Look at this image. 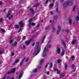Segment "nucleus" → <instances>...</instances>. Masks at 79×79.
<instances>
[{
  "mask_svg": "<svg viewBox=\"0 0 79 79\" xmlns=\"http://www.w3.org/2000/svg\"><path fill=\"white\" fill-rule=\"evenodd\" d=\"M36 47L35 48V52L33 53L35 56L37 55L40 51V46L39 45V42H36Z\"/></svg>",
  "mask_w": 79,
  "mask_h": 79,
  "instance_id": "obj_1",
  "label": "nucleus"
},
{
  "mask_svg": "<svg viewBox=\"0 0 79 79\" xmlns=\"http://www.w3.org/2000/svg\"><path fill=\"white\" fill-rule=\"evenodd\" d=\"M51 48V45H49L48 46H46L45 48H44L43 53V56H45V55L47 54V52L48 51V48Z\"/></svg>",
  "mask_w": 79,
  "mask_h": 79,
  "instance_id": "obj_2",
  "label": "nucleus"
},
{
  "mask_svg": "<svg viewBox=\"0 0 79 79\" xmlns=\"http://www.w3.org/2000/svg\"><path fill=\"white\" fill-rule=\"evenodd\" d=\"M72 0H69V1H67L65 2L63 4V6L64 7H66L67 5H72L73 3H71Z\"/></svg>",
  "mask_w": 79,
  "mask_h": 79,
  "instance_id": "obj_3",
  "label": "nucleus"
},
{
  "mask_svg": "<svg viewBox=\"0 0 79 79\" xmlns=\"http://www.w3.org/2000/svg\"><path fill=\"white\" fill-rule=\"evenodd\" d=\"M57 18L58 17L57 16V15H54V16L53 20L52 21L51 20H50L49 21V23H56V19H57Z\"/></svg>",
  "mask_w": 79,
  "mask_h": 79,
  "instance_id": "obj_4",
  "label": "nucleus"
},
{
  "mask_svg": "<svg viewBox=\"0 0 79 79\" xmlns=\"http://www.w3.org/2000/svg\"><path fill=\"white\" fill-rule=\"evenodd\" d=\"M16 71V68H14L13 69H11V70L10 71L8 72L6 74H10V73H14L15 72V71Z\"/></svg>",
  "mask_w": 79,
  "mask_h": 79,
  "instance_id": "obj_5",
  "label": "nucleus"
},
{
  "mask_svg": "<svg viewBox=\"0 0 79 79\" xmlns=\"http://www.w3.org/2000/svg\"><path fill=\"white\" fill-rule=\"evenodd\" d=\"M57 29L58 30H57V33H56V34H58L59 32H60V30H61V27H60V26H58Z\"/></svg>",
  "mask_w": 79,
  "mask_h": 79,
  "instance_id": "obj_6",
  "label": "nucleus"
},
{
  "mask_svg": "<svg viewBox=\"0 0 79 79\" xmlns=\"http://www.w3.org/2000/svg\"><path fill=\"white\" fill-rule=\"evenodd\" d=\"M56 52L58 54H60V53H61V49L60 48H57Z\"/></svg>",
  "mask_w": 79,
  "mask_h": 79,
  "instance_id": "obj_7",
  "label": "nucleus"
},
{
  "mask_svg": "<svg viewBox=\"0 0 79 79\" xmlns=\"http://www.w3.org/2000/svg\"><path fill=\"white\" fill-rule=\"evenodd\" d=\"M23 71L21 72L20 73V75L19 76V79H20L21 77H22V76H23Z\"/></svg>",
  "mask_w": 79,
  "mask_h": 79,
  "instance_id": "obj_8",
  "label": "nucleus"
},
{
  "mask_svg": "<svg viewBox=\"0 0 79 79\" xmlns=\"http://www.w3.org/2000/svg\"><path fill=\"white\" fill-rule=\"evenodd\" d=\"M31 40H30L29 41H26L25 43L26 45H29V44H30V42H31Z\"/></svg>",
  "mask_w": 79,
  "mask_h": 79,
  "instance_id": "obj_9",
  "label": "nucleus"
},
{
  "mask_svg": "<svg viewBox=\"0 0 79 79\" xmlns=\"http://www.w3.org/2000/svg\"><path fill=\"white\" fill-rule=\"evenodd\" d=\"M32 19H30L28 21V22H29V24L28 25L29 27H30V26H31V22L32 21Z\"/></svg>",
  "mask_w": 79,
  "mask_h": 79,
  "instance_id": "obj_10",
  "label": "nucleus"
},
{
  "mask_svg": "<svg viewBox=\"0 0 79 79\" xmlns=\"http://www.w3.org/2000/svg\"><path fill=\"white\" fill-rule=\"evenodd\" d=\"M44 59H43L41 60L40 61V64H42L43 63H44Z\"/></svg>",
  "mask_w": 79,
  "mask_h": 79,
  "instance_id": "obj_11",
  "label": "nucleus"
},
{
  "mask_svg": "<svg viewBox=\"0 0 79 79\" xmlns=\"http://www.w3.org/2000/svg\"><path fill=\"white\" fill-rule=\"evenodd\" d=\"M19 24L20 25L21 27H23V22H19Z\"/></svg>",
  "mask_w": 79,
  "mask_h": 79,
  "instance_id": "obj_12",
  "label": "nucleus"
},
{
  "mask_svg": "<svg viewBox=\"0 0 79 79\" xmlns=\"http://www.w3.org/2000/svg\"><path fill=\"white\" fill-rule=\"evenodd\" d=\"M30 11L32 12V14H33V15H34V10H33V9L32 8H30Z\"/></svg>",
  "mask_w": 79,
  "mask_h": 79,
  "instance_id": "obj_13",
  "label": "nucleus"
},
{
  "mask_svg": "<svg viewBox=\"0 0 79 79\" xmlns=\"http://www.w3.org/2000/svg\"><path fill=\"white\" fill-rule=\"evenodd\" d=\"M1 31H2V34H3V33H5V32H6V31H5V30L3 29H1Z\"/></svg>",
  "mask_w": 79,
  "mask_h": 79,
  "instance_id": "obj_14",
  "label": "nucleus"
},
{
  "mask_svg": "<svg viewBox=\"0 0 79 79\" xmlns=\"http://www.w3.org/2000/svg\"><path fill=\"white\" fill-rule=\"evenodd\" d=\"M19 26L18 25H15V28H16V29H18Z\"/></svg>",
  "mask_w": 79,
  "mask_h": 79,
  "instance_id": "obj_15",
  "label": "nucleus"
},
{
  "mask_svg": "<svg viewBox=\"0 0 79 79\" xmlns=\"http://www.w3.org/2000/svg\"><path fill=\"white\" fill-rule=\"evenodd\" d=\"M75 19L77 21H79V16H77Z\"/></svg>",
  "mask_w": 79,
  "mask_h": 79,
  "instance_id": "obj_16",
  "label": "nucleus"
},
{
  "mask_svg": "<svg viewBox=\"0 0 79 79\" xmlns=\"http://www.w3.org/2000/svg\"><path fill=\"white\" fill-rule=\"evenodd\" d=\"M64 52H65V50L63 51L61 53L62 56H63V55H64Z\"/></svg>",
  "mask_w": 79,
  "mask_h": 79,
  "instance_id": "obj_17",
  "label": "nucleus"
},
{
  "mask_svg": "<svg viewBox=\"0 0 79 79\" xmlns=\"http://www.w3.org/2000/svg\"><path fill=\"white\" fill-rule=\"evenodd\" d=\"M19 61V59H18L16 60L15 61V63H18Z\"/></svg>",
  "mask_w": 79,
  "mask_h": 79,
  "instance_id": "obj_18",
  "label": "nucleus"
},
{
  "mask_svg": "<svg viewBox=\"0 0 79 79\" xmlns=\"http://www.w3.org/2000/svg\"><path fill=\"white\" fill-rule=\"evenodd\" d=\"M76 43V40H73L72 41V44H74Z\"/></svg>",
  "mask_w": 79,
  "mask_h": 79,
  "instance_id": "obj_19",
  "label": "nucleus"
},
{
  "mask_svg": "<svg viewBox=\"0 0 79 79\" xmlns=\"http://www.w3.org/2000/svg\"><path fill=\"white\" fill-rule=\"evenodd\" d=\"M71 59H72V60H74V59L75 58V57H74V56H71Z\"/></svg>",
  "mask_w": 79,
  "mask_h": 79,
  "instance_id": "obj_20",
  "label": "nucleus"
},
{
  "mask_svg": "<svg viewBox=\"0 0 79 79\" xmlns=\"http://www.w3.org/2000/svg\"><path fill=\"white\" fill-rule=\"evenodd\" d=\"M17 44V42H15V43H14V44L12 46L13 47H14V46H16V45Z\"/></svg>",
  "mask_w": 79,
  "mask_h": 79,
  "instance_id": "obj_21",
  "label": "nucleus"
},
{
  "mask_svg": "<svg viewBox=\"0 0 79 79\" xmlns=\"http://www.w3.org/2000/svg\"><path fill=\"white\" fill-rule=\"evenodd\" d=\"M64 76V73H62L60 75V77H63Z\"/></svg>",
  "mask_w": 79,
  "mask_h": 79,
  "instance_id": "obj_22",
  "label": "nucleus"
},
{
  "mask_svg": "<svg viewBox=\"0 0 79 79\" xmlns=\"http://www.w3.org/2000/svg\"><path fill=\"white\" fill-rule=\"evenodd\" d=\"M45 36H44V37L43 38V39L42 40V43H43V42H44V40L45 39Z\"/></svg>",
  "mask_w": 79,
  "mask_h": 79,
  "instance_id": "obj_23",
  "label": "nucleus"
},
{
  "mask_svg": "<svg viewBox=\"0 0 79 79\" xmlns=\"http://www.w3.org/2000/svg\"><path fill=\"white\" fill-rule=\"evenodd\" d=\"M31 25H32V26H35V23L32 22L31 23Z\"/></svg>",
  "mask_w": 79,
  "mask_h": 79,
  "instance_id": "obj_24",
  "label": "nucleus"
},
{
  "mask_svg": "<svg viewBox=\"0 0 79 79\" xmlns=\"http://www.w3.org/2000/svg\"><path fill=\"white\" fill-rule=\"evenodd\" d=\"M48 1L49 2H51V1H52V0H46V3H48Z\"/></svg>",
  "mask_w": 79,
  "mask_h": 79,
  "instance_id": "obj_25",
  "label": "nucleus"
},
{
  "mask_svg": "<svg viewBox=\"0 0 79 79\" xmlns=\"http://www.w3.org/2000/svg\"><path fill=\"white\" fill-rule=\"evenodd\" d=\"M58 6V2H56V7H57V6Z\"/></svg>",
  "mask_w": 79,
  "mask_h": 79,
  "instance_id": "obj_26",
  "label": "nucleus"
},
{
  "mask_svg": "<svg viewBox=\"0 0 79 79\" xmlns=\"http://www.w3.org/2000/svg\"><path fill=\"white\" fill-rule=\"evenodd\" d=\"M52 65H53V64H52V63H51L49 67L50 68H51L52 67Z\"/></svg>",
  "mask_w": 79,
  "mask_h": 79,
  "instance_id": "obj_27",
  "label": "nucleus"
},
{
  "mask_svg": "<svg viewBox=\"0 0 79 79\" xmlns=\"http://www.w3.org/2000/svg\"><path fill=\"white\" fill-rule=\"evenodd\" d=\"M25 60V59H23L22 61V62H20V66H21V65H22V64H23V61H24V60Z\"/></svg>",
  "mask_w": 79,
  "mask_h": 79,
  "instance_id": "obj_28",
  "label": "nucleus"
},
{
  "mask_svg": "<svg viewBox=\"0 0 79 79\" xmlns=\"http://www.w3.org/2000/svg\"><path fill=\"white\" fill-rule=\"evenodd\" d=\"M69 24H71L72 23V21L71 19H70L69 21Z\"/></svg>",
  "mask_w": 79,
  "mask_h": 79,
  "instance_id": "obj_29",
  "label": "nucleus"
},
{
  "mask_svg": "<svg viewBox=\"0 0 79 79\" xmlns=\"http://www.w3.org/2000/svg\"><path fill=\"white\" fill-rule=\"evenodd\" d=\"M53 69H54V71H57L58 70V69L55 68H54Z\"/></svg>",
  "mask_w": 79,
  "mask_h": 79,
  "instance_id": "obj_30",
  "label": "nucleus"
},
{
  "mask_svg": "<svg viewBox=\"0 0 79 79\" xmlns=\"http://www.w3.org/2000/svg\"><path fill=\"white\" fill-rule=\"evenodd\" d=\"M39 6V4L37 5H34V7H37V6Z\"/></svg>",
  "mask_w": 79,
  "mask_h": 79,
  "instance_id": "obj_31",
  "label": "nucleus"
},
{
  "mask_svg": "<svg viewBox=\"0 0 79 79\" xmlns=\"http://www.w3.org/2000/svg\"><path fill=\"white\" fill-rule=\"evenodd\" d=\"M10 15V13H8V14L6 16V17L7 18H8V16H9Z\"/></svg>",
  "mask_w": 79,
  "mask_h": 79,
  "instance_id": "obj_32",
  "label": "nucleus"
},
{
  "mask_svg": "<svg viewBox=\"0 0 79 79\" xmlns=\"http://www.w3.org/2000/svg\"><path fill=\"white\" fill-rule=\"evenodd\" d=\"M50 7H52L53 6V4H50Z\"/></svg>",
  "mask_w": 79,
  "mask_h": 79,
  "instance_id": "obj_33",
  "label": "nucleus"
},
{
  "mask_svg": "<svg viewBox=\"0 0 79 79\" xmlns=\"http://www.w3.org/2000/svg\"><path fill=\"white\" fill-rule=\"evenodd\" d=\"M57 74H60V71H59V70H58L57 71Z\"/></svg>",
  "mask_w": 79,
  "mask_h": 79,
  "instance_id": "obj_34",
  "label": "nucleus"
},
{
  "mask_svg": "<svg viewBox=\"0 0 79 79\" xmlns=\"http://www.w3.org/2000/svg\"><path fill=\"white\" fill-rule=\"evenodd\" d=\"M67 66H68V65H67V64H65V69H67Z\"/></svg>",
  "mask_w": 79,
  "mask_h": 79,
  "instance_id": "obj_35",
  "label": "nucleus"
},
{
  "mask_svg": "<svg viewBox=\"0 0 79 79\" xmlns=\"http://www.w3.org/2000/svg\"><path fill=\"white\" fill-rule=\"evenodd\" d=\"M57 63H60V62H61V60H57Z\"/></svg>",
  "mask_w": 79,
  "mask_h": 79,
  "instance_id": "obj_36",
  "label": "nucleus"
},
{
  "mask_svg": "<svg viewBox=\"0 0 79 79\" xmlns=\"http://www.w3.org/2000/svg\"><path fill=\"white\" fill-rule=\"evenodd\" d=\"M52 31H53V32H55V28L53 27Z\"/></svg>",
  "mask_w": 79,
  "mask_h": 79,
  "instance_id": "obj_37",
  "label": "nucleus"
},
{
  "mask_svg": "<svg viewBox=\"0 0 79 79\" xmlns=\"http://www.w3.org/2000/svg\"><path fill=\"white\" fill-rule=\"evenodd\" d=\"M46 74H47V75H48V74H50V72H46Z\"/></svg>",
  "mask_w": 79,
  "mask_h": 79,
  "instance_id": "obj_38",
  "label": "nucleus"
},
{
  "mask_svg": "<svg viewBox=\"0 0 79 79\" xmlns=\"http://www.w3.org/2000/svg\"><path fill=\"white\" fill-rule=\"evenodd\" d=\"M2 21H3V19L2 18H1L0 19V22L1 23H2Z\"/></svg>",
  "mask_w": 79,
  "mask_h": 79,
  "instance_id": "obj_39",
  "label": "nucleus"
},
{
  "mask_svg": "<svg viewBox=\"0 0 79 79\" xmlns=\"http://www.w3.org/2000/svg\"><path fill=\"white\" fill-rule=\"evenodd\" d=\"M63 44H64V45H65L66 44H65V43H64V41H62Z\"/></svg>",
  "mask_w": 79,
  "mask_h": 79,
  "instance_id": "obj_40",
  "label": "nucleus"
},
{
  "mask_svg": "<svg viewBox=\"0 0 79 79\" xmlns=\"http://www.w3.org/2000/svg\"><path fill=\"white\" fill-rule=\"evenodd\" d=\"M28 60H29V58H27L26 60L25 61V62H27V61H28Z\"/></svg>",
  "mask_w": 79,
  "mask_h": 79,
  "instance_id": "obj_41",
  "label": "nucleus"
},
{
  "mask_svg": "<svg viewBox=\"0 0 79 79\" xmlns=\"http://www.w3.org/2000/svg\"><path fill=\"white\" fill-rule=\"evenodd\" d=\"M48 64H49V63H48L47 64H46L45 66V68H47L48 66Z\"/></svg>",
  "mask_w": 79,
  "mask_h": 79,
  "instance_id": "obj_42",
  "label": "nucleus"
},
{
  "mask_svg": "<svg viewBox=\"0 0 79 79\" xmlns=\"http://www.w3.org/2000/svg\"><path fill=\"white\" fill-rule=\"evenodd\" d=\"M37 69H35V70H34L33 71V72H36V71H37Z\"/></svg>",
  "mask_w": 79,
  "mask_h": 79,
  "instance_id": "obj_43",
  "label": "nucleus"
},
{
  "mask_svg": "<svg viewBox=\"0 0 79 79\" xmlns=\"http://www.w3.org/2000/svg\"><path fill=\"white\" fill-rule=\"evenodd\" d=\"M75 8H76V6H75L73 8V11H74V10H75Z\"/></svg>",
  "mask_w": 79,
  "mask_h": 79,
  "instance_id": "obj_44",
  "label": "nucleus"
},
{
  "mask_svg": "<svg viewBox=\"0 0 79 79\" xmlns=\"http://www.w3.org/2000/svg\"><path fill=\"white\" fill-rule=\"evenodd\" d=\"M12 42H13V41L12 40H11L9 41V43L10 44H11V43H12Z\"/></svg>",
  "mask_w": 79,
  "mask_h": 79,
  "instance_id": "obj_45",
  "label": "nucleus"
},
{
  "mask_svg": "<svg viewBox=\"0 0 79 79\" xmlns=\"http://www.w3.org/2000/svg\"><path fill=\"white\" fill-rule=\"evenodd\" d=\"M21 30H22V29H20L19 31H18V32H19L20 31H21Z\"/></svg>",
  "mask_w": 79,
  "mask_h": 79,
  "instance_id": "obj_46",
  "label": "nucleus"
},
{
  "mask_svg": "<svg viewBox=\"0 0 79 79\" xmlns=\"http://www.w3.org/2000/svg\"><path fill=\"white\" fill-rule=\"evenodd\" d=\"M26 39V37L25 36H24L22 39L23 40H24V39Z\"/></svg>",
  "mask_w": 79,
  "mask_h": 79,
  "instance_id": "obj_47",
  "label": "nucleus"
},
{
  "mask_svg": "<svg viewBox=\"0 0 79 79\" xmlns=\"http://www.w3.org/2000/svg\"><path fill=\"white\" fill-rule=\"evenodd\" d=\"M48 28H49V27H46L45 29H46V30L48 29Z\"/></svg>",
  "mask_w": 79,
  "mask_h": 79,
  "instance_id": "obj_48",
  "label": "nucleus"
},
{
  "mask_svg": "<svg viewBox=\"0 0 79 79\" xmlns=\"http://www.w3.org/2000/svg\"><path fill=\"white\" fill-rule=\"evenodd\" d=\"M11 56H14L15 55V53H12L11 55Z\"/></svg>",
  "mask_w": 79,
  "mask_h": 79,
  "instance_id": "obj_49",
  "label": "nucleus"
},
{
  "mask_svg": "<svg viewBox=\"0 0 79 79\" xmlns=\"http://www.w3.org/2000/svg\"><path fill=\"white\" fill-rule=\"evenodd\" d=\"M26 48V46L24 45L23 46V49H24V48Z\"/></svg>",
  "mask_w": 79,
  "mask_h": 79,
  "instance_id": "obj_50",
  "label": "nucleus"
},
{
  "mask_svg": "<svg viewBox=\"0 0 79 79\" xmlns=\"http://www.w3.org/2000/svg\"><path fill=\"white\" fill-rule=\"evenodd\" d=\"M3 53V51H0V54H2Z\"/></svg>",
  "mask_w": 79,
  "mask_h": 79,
  "instance_id": "obj_51",
  "label": "nucleus"
},
{
  "mask_svg": "<svg viewBox=\"0 0 79 79\" xmlns=\"http://www.w3.org/2000/svg\"><path fill=\"white\" fill-rule=\"evenodd\" d=\"M39 27V25H38L36 27L37 28H38V27Z\"/></svg>",
  "mask_w": 79,
  "mask_h": 79,
  "instance_id": "obj_52",
  "label": "nucleus"
},
{
  "mask_svg": "<svg viewBox=\"0 0 79 79\" xmlns=\"http://www.w3.org/2000/svg\"><path fill=\"white\" fill-rule=\"evenodd\" d=\"M35 44V43H33L32 44V46H34Z\"/></svg>",
  "mask_w": 79,
  "mask_h": 79,
  "instance_id": "obj_53",
  "label": "nucleus"
},
{
  "mask_svg": "<svg viewBox=\"0 0 79 79\" xmlns=\"http://www.w3.org/2000/svg\"><path fill=\"white\" fill-rule=\"evenodd\" d=\"M56 11L57 12H58V8L56 9Z\"/></svg>",
  "mask_w": 79,
  "mask_h": 79,
  "instance_id": "obj_54",
  "label": "nucleus"
},
{
  "mask_svg": "<svg viewBox=\"0 0 79 79\" xmlns=\"http://www.w3.org/2000/svg\"><path fill=\"white\" fill-rule=\"evenodd\" d=\"M72 67H73V68H74V64H72Z\"/></svg>",
  "mask_w": 79,
  "mask_h": 79,
  "instance_id": "obj_55",
  "label": "nucleus"
},
{
  "mask_svg": "<svg viewBox=\"0 0 79 79\" xmlns=\"http://www.w3.org/2000/svg\"><path fill=\"white\" fill-rule=\"evenodd\" d=\"M50 14H51V15H53V12H50Z\"/></svg>",
  "mask_w": 79,
  "mask_h": 79,
  "instance_id": "obj_56",
  "label": "nucleus"
},
{
  "mask_svg": "<svg viewBox=\"0 0 79 79\" xmlns=\"http://www.w3.org/2000/svg\"><path fill=\"white\" fill-rule=\"evenodd\" d=\"M2 2H0V5H2Z\"/></svg>",
  "mask_w": 79,
  "mask_h": 79,
  "instance_id": "obj_57",
  "label": "nucleus"
},
{
  "mask_svg": "<svg viewBox=\"0 0 79 79\" xmlns=\"http://www.w3.org/2000/svg\"><path fill=\"white\" fill-rule=\"evenodd\" d=\"M6 11V9H5L4 10V12H5V11Z\"/></svg>",
  "mask_w": 79,
  "mask_h": 79,
  "instance_id": "obj_58",
  "label": "nucleus"
},
{
  "mask_svg": "<svg viewBox=\"0 0 79 79\" xmlns=\"http://www.w3.org/2000/svg\"><path fill=\"white\" fill-rule=\"evenodd\" d=\"M50 42H52V41H51V40H50V41H49V42H48V44H50Z\"/></svg>",
  "mask_w": 79,
  "mask_h": 79,
  "instance_id": "obj_59",
  "label": "nucleus"
},
{
  "mask_svg": "<svg viewBox=\"0 0 79 79\" xmlns=\"http://www.w3.org/2000/svg\"><path fill=\"white\" fill-rule=\"evenodd\" d=\"M10 79V77H7V79Z\"/></svg>",
  "mask_w": 79,
  "mask_h": 79,
  "instance_id": "obj_60",
  "label": "nucleus"
},
{
  "mask_svg": "<svg viewBox=\"0 0 79 79\" xmlns=\"http://www.w3.org/2000/svg\"><path fill=\"white\" fill-rule=\"evenodd\" d=\"M8 19H11V17H8Z\"/></svg>",
  "mask_w": 79,
  "mask_h": 79,
  "instance_id": "obj_61",
  "label": "nucleus"
},
{
  "mask_svg": "<svg viewBox=\"0 0 79 79\" xmlns=\"http://www.w3.org/2000/svg\"><path fill=\"white\" fill-rule=\"evenodd\" d=\"M5 79V77H3V78H2V79Z\"/></svg>",
  "mask_w": 79,
  "mask_h": 79,
  "instance_id": "obj_62",
  "label": "nucleus"
},
{
  "mask_svg": "<svg viewBox=\"0 0 79 79\" xmlns=\"http://www.w3.org/2000/svg\"><path fill=\"white\" fill-rule=\"evenodd\" d=\"M18 38L19 39H19H20V37H19Z\"/></svg>",
  "mask_w": 79,
  "mask_h": 79,
  "instance_id": "obj_63",
  "label": "nucleus"
},
{
  "mask_svg": "<svg viewBox=\"0 0 79 79\" xmlns=\"http://www.w3.org/2000/svg\"><path fill=\"white\" fill-rule=\"evenodd\" d=\"M11 79H14V78L13 77H12Z\"/></svg>",
  "mask_w": 79,
  "mask_h": 79,
  "instance_id": "obj_64",
  "label": "nucleus"
}]
</instances>
